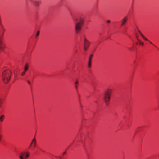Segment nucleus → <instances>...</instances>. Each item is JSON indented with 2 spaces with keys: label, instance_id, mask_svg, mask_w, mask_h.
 <instances>
[{
  "label": "nucleus",
  "instance_id": "obj_1",
  "mask_svg": "<svg viewBox=\"0 0 159 159\" xmlns=\"http://www.w3.org/2000/svg\"><path fill=\"white\" fill-rule=\"evenodd\" d=\"M75 30L76 33L78 34L81 30L84 24L83 19L80 16H78L74 18Z\"/></svg>",
  "mask_w": 159,
  "mask_h": 159
},
{
  "label": "nucleus",
  "instance_id": "obj_2",
  "mask_svg": "<svg viewBox=\"0 0 159 159\" xmlns=\"http://www.w3.org/2000/svg\"><path fill=\"white\" fill-rule=\"evenodd\" d=\"M12 75L11 71L9 70L4 71L2 75V79L5 83H7L10 80Z\"/></svg>",
  "mask_w": 159,
  "mask_h": 159
},
{
  "label": "nucleus",
  "instance_id": "obj_3",
  "mask_svg": "<svg viewBox=\"0 0 159 159\" xmlns=\"http://www.w3.org/2000/svg\"><path fill=\"white\" fill-rule=\"evenodd\" d=\"M112 89H108L106 90L103 93V99L105 101L106 105H108L110 99V96L112 93Z\"/></svg>",
  "mask_w": 159,
  "mask_h": 159
},
{
  "label": "nucleus",
  "instance_id": "obj_4",
  "mask_svg": "<svg viewBox=\"0 0 159 159\" xmlns=\"http://www.w3.org/2000/svg\"><path fill=\"white\" fill-rule=\"evenodd\" d=\"M30 156V152L27 151H25L20 154L19 158L20 159H28Z\"/></svg>",
  "mask_w": 159,
  "mask_h": 159
},
{
  "label": "nucleus",
  "instance_id": "obj_5",
  "mask_svg": "<svg viewBox=\"0 0 159 159\" xmlns=\"http://www.w3.org/2000/svg\"><path fill=\"white\" fill-rule=\"evenodd\" d=\"M128 20V17L127 16H125L121 19L120 21V26H123L126 25L127 23Z\"/></svg>",
  "mask_w": 159,
  "mask_h": 159
},
{
  "label": "nucleus",
  "instance_id": "obj_6",
  "mask_svg": "<svg viewBox=\"0 0 159 159\" xmlns=\"http://www.w3.org/2000/svg\"><path fill=\"white\" fill-rule=\"evenodd\" d=\"M90 42L88 40L84 42V49L85 51H87L88 48L90 46Z\"/></svg>",
  "mask_w": 159,
  "mask_h": 159
},
{
  "label": "nucleus",
  "instance_id": "obj_7",
  "mask_svg": "<svg viewBox=\"0 0 159 159\" xmlns=\"http://www.w3.org/2000/svg\"><path fill=\"white\" fill-rule=\"evenodd\" d=\"M93 56V54H91L90 55L89 59V61L88 63V66L89 68H90L91 67L92 59Z\"/></svg>",
  "mask_w": 159,
  "mask_h": 159
},
{
  "label": "nucleus",
  "instance_id": "obj_8",
  "mask_svg": "<svg viewBox=\"0 0 159 159\" xmlns=\"http://www.w3.org/2000/svg\"><path fill=\"white\" fill-rule=\"evenodd\" d=\"M138 31L140 35L144 39V40H145L146 41H148L150 43V44H152V43L151 42L149 41L143 35L141 32L139 30H138Z\"/></svg>",
  "mask_w": 159,
  "mask_h": 159
},
{
  "label": "nucleus",
  "instance_id": "obj_9",
  "mask_svg": "<svg viewBox=\"0 0 159 159\" xmlns=\"http://www.w3.org/2000/svg\"><path fill=\"white\" fill-rule=\"evenodd\" d=\"M36 145V141L35 138H34L30 143V145H32L34 148Z\"/></svg>",
  "mask_w": 159,
  "mask_h": 159
},
{
  "label": "nucleus",
  "instance_id": "obj_10",
  "mask_svg": "<svg viewBox=\"0 0 159 159\" xmlns=\"http://www.w3.org/2000/svg\"><path fill=\"white\" fill-rule=\"evenodd\" d=\"M34 5L36 7L39 6V5L41 3V2L39 1H34Z\"/></svg>",
  "mask_w": 159,
  "mask_h": 159
},
{
  "label": "nucleus",
  "instance_id": "obj_11",
  "mask_svg": "<svg viewBox=\"0 0 159 159\" xmlns=\"http://www.w3.org/2000/svg\"><path fill=\"white\" fill-rule=\"evenodd\" d=\"M2 38L0 37V50L2 49Z\"/></svg>",
  "mask_w": 159,
  "mask_h": 159
},
{
  "label": "nucleus",
  "instance_id": "obj_12",
  "mask_svg": "<svg viewBox=\"0 0 159 159\" xmlns=\"http://www.w3.org/2000/svg\"><path fill=\"white\" fill-rule=\"evenodd\" d=\"M29 67V65L28 64H26L25 65V68H24V71H26L28 70Z\"/></svg>",
  "mask_w": 159,
  "mask_h": 159
},
{
  "label": "nucleus",
  "instance_id": "obj_13",
  "mask_svg": "<svg viewBox=\"0 0 159 159\" xmlns=\"http://www.w3.org/2000/svg\"><path fill=\"white\" fill-rule=\"evenodd\" d=\"M78 83V82L77 80L74 83L75 87L76 90L78 88L77 84Z\"/></svg>",
  "mask_w": 159,
  "mask_h": 159
},
{
  "label": "nucleus",
  "instance_id": "obj_14",
  "mask_svg": "<svg viewBox=\"0 0 159 159\" xmlns=\"http://www.w3.org/2000/svg\"><path fill=\"white\" fill-rule=\"evenodd\" d=\"M4 118V116L3 115H2L0 117V121L1 122H2L3 121V119Z\"/></svg>",
  "mask_w": 159,
  "mask_h": 159
},
{
  "label": "nucleus",
  "instance_id": "obj_15",
  "mask_svg": "<svg viewBox=\"0 0 159 159\" xmlns=\"http://www.w3.org/2000/svg\"><path fill=\"white\" fill-rule=\"evenodd\" d=\"M83 40L84 42L88 41L85 35H84L83 36Z\"/></svg>",
  "mask_w": 159,
  "mask_h": 159
},
{
  "label": "nucleus",
  "instance_id": "obj_16",
  "mask_svg": "<svg viewBox=\"0 0 159 159\" xmlns=\"http://www.w3.org/2000/svg\"><path fill=\"white\" fill-rule=\"evenodd\" d=\"M139 44L140 45L142 46H143L144 44V43L142 41H141L139 43Z\"/></svg>",
  "mask_w": 159,
  "mask_h": 159
},
{
  "label": "nucleus",
  "instance_id": "obj_17",
  "mask_svg": "<svg viewBox=\"0 0 159 159\" xmlns=\"http://www.w3.org/2000/svg\"><path fill=\"white\" fill-rule=\"evenodd\" d=\"M39 31H38L36 35V37H37V36H39Z\"/></svg>",
  "mask_w": 159,
  "mask_h": 159
},
{
  "label": "nucleus",
  "instance_id": "obj_18",
  "mask_svg": "<svg viewBox=\"0 0 159 159\" xmlns=\"http://www.w3.org/2000/svg\"><path fill=\"white\" fill-rule=\"evenodd\" d=\"M25 72H26V71H23V72L22 73H21V75H22V76H24V75L25 74Z\"/></svg>",
  "mask_w": 159,
  "mask_h": 159
},
{
  "label": "nucleus",
  "instance_id": "obj_19",
  "mask_svg": "<svg viewBox=\"0 0 159 159\" xmlns=\"http://www.w3.org/2000/svg\"><path fill=\"white\" fill-rule=\"evenodd\" d=\"M29 1L33 3H34V1L33 0H29Z\"/></svg>",
  "mask_w": 159,
  "mask_h": 159
},
{
  "label": "nucleus",
  "instance_id": "obj_20",
  "mask_svg": "<svg viewBox=\"0 0 159 159\" xmlns=\"http://www.w3.org/2000/svg\"><path fill=\"white\" fill-rule=\"evenodd\" d=\"M27 82H28V84H29V85H30L31 84V83H30V82L29 81V80H27Z\"/></svg>",
  "mask_w": 159,
  "mask_h": 159
},
{
  "label": "nucleus",
  "instance_id": "obj_21",
  "mask_svg": "<svg viewBox=\"0 0 159 159\" xmlns=\"http://www.w3.org/2000/svg\"><path fill=\"white\" fill-rule=\"evenodd\" d=\"M137 40L138 41V42H139V43L141 41L140 39H139L138 38H137Z\"/></svg>",
  "mask_w": 159,
  "mask_h": 159
},
{
  "label": "nucleus",
  "instance_id": "obj_22",
  "mask_svg": "<svg viewBox=\"0 0 159 159\" xmlns=\"http://www.w3.org/2000/svg\"><path fill=\"white\" fill-rule=\"evenodd\" d=\"M110 20H107V22L108 23H110Z\"/></svg>",
  "mask_w": 159,
  "mask_h": 159
},
{
  "label": "nucleus",
  "instance_id": "obj_23",
  "mask_svg": "<svg viewBox=\"0 0 159 159\" xmlns=\"http://www.w3.org/2000/svg\"><path fill=\"white\" fill-rule=\"evenodd\" d=\"M66 153V151L64 152L63 153V155H64V154H65Z\"/></svg>",
  "mask_w": 159,
  "mask_h": 159
},
{
  "label": "nucleus",
  "instance_id": "obj_24",
  "mask_svg": "<svg viewBox=\"0 0 159 159\" xmlns=\"http://www.w3.org/2000/svg\"><path fill=\"white\" fill-rule=\"evenodd\" d=\"M2 28H3V31H5V29L3 28V26H2Z\"/></svg>",
  "mask_w": 159,
  "mask_h": 159
},
{
  "label": "nucleus",
  "instance_id": "obj_25",
  "mask_svg": "<svg viewBox=\"0 0 159 159\" xmlns=\"http://www.w3.org/2000/svg\"><path fill=\"white\" fill-rule=\"evenodd\" d=\"M31 146L32 145H30V146H29V148H30Z\"/></svg>",
  "mask_w": 159,
  "mask_h": 159
},
{
  "label": "nucleus",
  "instance_id": "obj_26",
  "mask_svg": "<svg viewBox=\"0 0 159 159\" xmlns=\"http://www.w3.org/2000/svg\"><path fill=\"white\" fill-rule=\"evenodd\" d=\"M136 38L137 39V38H138V36H137L136 37Z\"/></svg>",
  "mask_w": 159,
  "mask_h": 159
},
{
  "label": "nucleus",
  "instance_id": "obj_27",
  "mask_svg": "<svg viewBox=\"0 0 159 159\" xmlns=\"http://www.w3.org/2000/svg\"><path fill=\"white\" fill-rule=\"evenodd\" d=\"M136 44H138V43H137H137H136Z\"/></svg>",
  "mask_w": 159,
  "mask_h": 159
}]
</instances>
